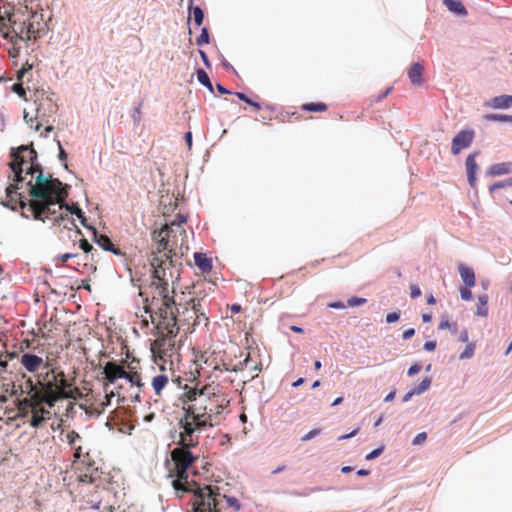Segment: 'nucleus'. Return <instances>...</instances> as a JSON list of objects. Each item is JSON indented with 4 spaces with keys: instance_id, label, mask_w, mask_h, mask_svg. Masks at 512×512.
Returning <instances> with one entry per match:
<instances>
[{
    "instance_id": "obj_1",
    "label": "nucleus",
    "mask_w": 512,
    "mask_h": 512,
    "mask_svg": "<svg viewBox=\"0 0 512 512\" xmlns=\"http://www.w3.org/2000/svg\"><path fill=\"white\" fill-rule=\"evenodd\" d=\"M9 167L13 173V184L6 188L8 203L4 206L15 207L10 203H19L22 216L33 218L45 223L46 221H67L76 228L77 234H82L73 219L65 216L60 211L65 207L71 214H75L81 224L88 227L86 217L77 204H66L68 192L62 182L50 175L45 177L43 171L36 163L37 153L33 148L20 146L11 152Z\"/></svg>"
},
{
    "instance_id": "obj_2",
    "label": "nucleus",
    "mask_w": 512,
    "mask_h": 512,
    "mask_svg": "<svg viewBox=\"0 0 512 512\" xmlns=\"http://www.w3.org/2000/svg\"><path fill=\"white\" fill-rule=\"evenodd\" d=\"M174 293L170 282H163L150 289L151 299L146 298L144 304V311L155 325L157 335L151 344V351L161 359L171 357L175 338L181 328L185 332H192L196 326H207L209 323L205 296H194L183 303L176 302Z\"/></svg>"
},
{
    "instance_id": "obj_3",
    "label": "nucleus",
    "mask_w": 512,
    "mask_h": 512,
    "mask_svg": "<svg viewBox=\"0 0 512 512\" xmlns=\"http://www.w3.org/2000/svg\"><path fill=\"white\" fill-rule=\"evenodd\" d=\"M172 231L169 224H165L159 230L152 232V240L156 244V250L152 252V258L150 260L153 281L149 289L163 284V282L168 283L172 279V260L170 253L173 251V247L169 241Z\"/></svg>"
},
{
    "instance_id": "obj_4",
    "label": "nucleus",
    "mask_w": 512,
    "mask_h": 512,
    "mask_svg": "<svg viewBox=\"0 0 512 512\" xmlns=\"http://www.w3.org/2000/svg\"><path fill=\"white\" fill-rule=\"evenodd\" d=\"M195 398L196 400L183 398L184 404L190 402L183 407L184 413L178 422L179 430L184 434V441L196 442V437H199L200 432L219 423L218 418L208 412L207 406L203 405L205 399L198 398L197 395Z\"/></svg>"
},
{
    "instance_id": "obj_5",
    "label": "nucleus",
    "mask_w": 512,
    "mask_h": 512,
    "mask_svg": "<svg viewBox=\"0 0 512 512\" xmlns=\"http://www.w3.org/2000/svg\"><path fill=\"white\" fill-rule=\"evenodd\" d=\"M183 436L184 434L179 432V439L177 441L179 447H176L171 451L173 467L169 469V477L174 478L172 480V486L177 493L192 491L190 483L188 482L187 471L198 458L190 451V449L198 446L199 437H196L195 442L189 440L184 441Z\"/></svg>"
},
{
    "instance_id": "obj_6",
    "label": "nucleus",
    "mask_w": 512,
    "mask_h": 512,
    "mask_svg": "<svg viewBox=\"0 0 512 512\" xmlns=\"http://www.w3.org/2000/svg\"><path fill=\"white\" fill-rule=\"evenodd\" d=\"M195 395H197L198 398L205 399L203 401V405L207 406L208 412H211L216 418H219L229 403V400H227L224 393L221 392L218 385L214 386L208 384L200 389L196 387L189 388L186 385L183 398L187 400H196Z\"/></svg>"
},
{
    "instance_id": "obj_7",
    "label": "nucleus",
    "mask_w": 512,
    "mask_h": 512,
    "mask_svg": "<svg viewBox=\"0 0 512 512\" xmlns=\"http://www.w3.org/2000/svg\"><path fill=\"white\" fill-rule=\"evenodd\" d=\"M194 512H222L221 493L217 486L206 485L194 491Z\"/></svg>"
},
{
    "instance_id": "obj_8",
    "label": "nucleus",
    "mask_w": 512,
    "mask_h": 512,
    "mask_svg": "<svg viewBox=\"0 0 512 512\" xmlns=\"http://www.w3.org/2000/svg\"><path fill=\"white\" fill-rule=\"evenodd\" d=\"M58 371L56 369H50L46 372L41 383L43 392V401L49 406H53L58 400L61 399L62 394L58 392Z\"/></svg>"
},
{
    "instance_id": "obj_9",
    "label": "nucleus",
    "mask_w": 512,
    "mask_h": 512,
    "mask_svg": "<svg viewBox=\"0 0 512 512\" xmlns=\"http://www.w3.org/2000/svg\"><path fill=\"white\" fill-rule=\"evenodd\" d=\"M78 465H83L86 469L85 472L80 471L77 475V480L80 483L92 484L99 478L98 467L95 461L90 456V451L86 450L84 457L76 462Z\"/></svg>"
},
{
    "instance_id": "obj_10",
    "label": "nucleus",
    "mask_w": 512,
    "mask_h": 512,
    "mask_svg": "<svg viewBox=\"0 0 512 512\" xmlns=\"http://www.w3.org/2000/svg\"><path fill=\"white\" fill-rule=\"evenodd\" d=\"M105 379L108 383L104 384V389L107 391L109 383H115L117 380L125 378L126 370L125 367L121 364L116 363L115 361H109L103 367V372Z\"/></svg>"
},
{
    "instance_id": "obj_11",
    "label": "nucleus",
    "mask_w": 512,
    "mask_h": 512,
    "mask_svg": "<svg viewBox=\"0 0 512 512\" xmlns=\"http://www.w3.org/2000/svg\"><path fill=\"white\" fill-rule=\"evenodd\" d=\"M474 137L475 133L473 130H461L458 132L452 140V154L457 155L461 150L468 148L473 142Z\"/></svg>"
},
{
    "instance_id": "obj_12",
    "label": "nucleus",
    "mask_w": 512,
    "mask_h": 512,
    "mask_svg": "<svg viewBox=\"0 0 512 512\" xmlns=\"http://www.w3.org/2000/svg\"><path fill=\"white\" fill-rule=\"evenodd\" d=\"M20 363L31 373L37 372L43 365V358L31 353H24L20 358Z\"/></svg>"
},
{
    "instance_id": "obj_13",
    "label": "nucleus",
    "mask_w": 512,
    "mask_h": 512,
    "mask_svg": "<svg viewBox=\"0 0 512 512\" xmlns=\"http://www.w3.org/2000/svg\"><path fill=\"white\" fill-rule=\"evenodd\" d=\"M56 104L50 98H43L36 108V119H44L47 115L56 112Z\"/></svg>"
},
{
    "instance_id": "obj_14",
    "label": "nucleus",
    "mask_w": 512,
    "mask_h": 512,
    "mask_svg": "<svg viewBox=\"0 0 512 512\" xmlns=\"http://www.w3.org/2000/svg\"><path fill=\"white\" fill-rule=\"evenodd\" d=\"M93 233L95 237L96 243L104 250L112 252L115 255H122L123 253L119 248H117L110 240V238L106 235H99L97 231L93 228Z\"/></svg>"
},
{
    "instance_id": "obj_15",
    "label": "nucleus",
    "mask_w": 512,
    "mask_h": 512,
    "mask_svg": "<svg viewBox=\"0 0 512 512\" xmlns=\"http://www.w3.org/2000/svg\"><path fill=\"white\" fill-rule=\"evenodd\" d=\"M475 157H476L475 153L470 154L467 156L466 161H465L468 182L471 187H475V184H476V172L478 169V165L476 163Z\"/></svg>"
},
{
    "instance_id": "obj_16",
    "label": "nucleus",
    "mask_w": 512,
    "mask_h": 512,
    "mask_svg": "<svg viewBox=\"0 0 512 512\" xmlns=\"http://www.w3.org/2000/svg\"><path fill=\"white\" fill-rule=\"evenodd\" d=\"M493 109H506L512 106V95H501L490 99L486 104Z\"/></svg>"
},
{
    "instance_id": "obj_17",
    "label": "nucleus",
    "mask_w": 512,
    "mask_h": 512,
    "mask_svg": "<svg viewBox=\"0 0 512 512\" xmlns=\"http://www.w3.org/2000/svg\"><path fill=\"white\" fill-rule=\"evenodd\" d=\"M194 261L202 273H209L212 270V261L206 256V254L196 252L194 254Z\"/></svg>"
},
{
    "instance_id": "obj_18",
    "label": "nucleus",
    "mask_w": 512,
    "mask_h": 512,
    "mask_svg": "<svg viewBox=\"0 0 512 512\" xmlns=\"http://www.w3.org/2000/svg\"><path fill=\"white\" fill-rule=\"evenodd\" d=\"M423 71L424 68L420 63H413L408 69V77L413 85L419 86L422 84Z\"/></svg>"
},
{
    "instance_id": "obj_19",
    "label": "nucleus",
    "mask_w": 512,
    "mask_h": 512,
    "mask_svg": "<svg viewBox=\"0 0 512 512\" xmlns=\"http://www.w3.org/2000/svg\"><path fill=\"white\" fill-rule=\"evenodd\" d=\"M458 271L460 273V276L465 283V285L469 288L475 286L476 279H475V273L472 268L466 267L462 264L458 266Z\"/></svg>"
},
{
    "instance_id": "obj_20",
    "label": "nucleus",
    "mask_w": 512,
    "mask_h": 512,
    "mask_svg": "<svg viewBox=\"0 0 512 512\" xmlns=\"http://www.w3.org/2000/svg\"><path fill=\"white\" fill-rule=\"evenodd\" d=\"M443 3L449 11L460 16L467 15V10L460 0H444Z\"/></svg>"
},
{
    "instance_id": "obj_21",
    "label": "nucleus",
    "mask_w": 512,
    "mask_h": 512,
    "mask_svg": "<svg viewBox=\"0 0 512 512\" xmlns=\"http://www.w3.org/2000/svg\"><path fill=\"white\" fill-rule=\"evenodd\" d=\"M93 508L100 512H125L120 505L109 504L107 500L102 498L98 501Z\"/></svg>"
},
{
    "instance_id": "obj_22",
    "label": "nucleus",
    "mask_w": 512,
    "mask_h": 512,
    "mask_svg": "<svg viewBox=\"0 0 512 512\" xmlns=\"http://www.w3.org/2000/svg\"><path fill=\"white\" fill-rule=\"evenodd\" d=\"M489 173L492 175H505L512 173V162L494 164L490 167Z\"/></svg>"
},
{
    "instance_id": "obj_23",
    "label": "nucleus",
    "mask_w": 512,
    "mask_h": 512,
    "mask_svg": "<svg viewBox=\"0 0 512 512\" xmlns=\"http://www.w3.org/2000/svg\"><path fill=\"white\" fill-rule=\"evenodd\" d=\"M48 420V416H44V408H34L30 418V425L32 427H39L41 424Z\"/></svg>"
},
{
    "instance_id": "obj_24",
    "label": "nucleus",
    "mask_w": 512,
    "mask_h": 512,
    "mask_svg": "<svg viewBox=\"0 0 512 512\" xmlns=\"http://www.w3.org/2000/svg\"><path fill=\"white\" fill-rule=\"evenodd\" d=\"M168 376L164 374L157 375L152 380V387L155 391V394L160 396L164 387L168 384Z\"/></svg>"
},
{
    "instance_id": "obj_25",
    "label": "nucleus",
    "mask_w": 512,
    "mask_h": 512,
    "mask_svg": "<svg viewBox=\"0 0 512 512\" xmlns=\"http://www.w3.org/2000/svg\"><path fill=\"white\" fill-rule=\"evenodd\" d=\"M301 110L306 112H318L323 113L326 112L328 109L327 104L323 102H317V103H304L301 105Z\"/></svg>"
},
{
    "instance_id": "obj_26",
    "label": "nucleus",
    "mask_w": 512,
    "mask_h": 512,
    "mask_svg": "<svg viewBox=\"0 0 512 512\" xmlns=\"http://www.w3.org/2000/svg\"><path fill=\"white\" fill-rule=\"evenodd\" d=\"M58 392L59 394H67L68 393V390L71 388L72 386V382L68 381L66 379V375L63 371H58Z\"/></svg>"
},
{
    "instance_id": "obj_27",
    "label": "nucleus",
    "mask_w": 512,
    "mask_h": 512,
    "mask_svg": "<svg viewBox=\"0 0 512 512\" xmlns=\"http://www.w3.org/2000/svg\"><path fill=\"white\" fill-rule=\"evenodd\" d=\"M487 303H488V296L486 294L478 296V305H477V310H476V314L478 316L487 317V315H488Z\"/></svg>"
},
{
    "instance_id": "obj_28",
    "label": "nucleus",
    "mask_w": 512,
    "mask_h": 512,
    "mask_svg": "<svg viewBox=\"0 0 512 512\" xmlns=\"http://www.w3.org/2000/svg\"><path fill=\"white\" fill-rule=\"evenodd\" d=\"M66 440L72 449L76 448L79 445H82L81 444L82 437L80 436V434L78 432H76L74 430H72L66 434Z\"/></svg>"
},
{
    "instance_id": "obj_29",
    "label": "nucleus",
    "mask_w": 512,
    "mask_h": 512,
    "mask_svg": "<svg viewBox=\"0 0 512 512\" xmlns=\"http://www.w3.org/2000/svg\"><path fill=\"white\" fill-rule=\"evenodd\" d=\"M83 396L84 393L82 392V390L72 385L71 388L68 390L67 394H62L61 399L79 400L82 399Z\"/></svg>"
},
{
    "instance_id": "obj_30",
    "label": "nucleus",
    "mask_w": 512,
    "mask_h": 512,
    "mask_svg": "<svg viewBox=\"0 0 512 512\" xmlns=\"http://www.w3.org/2000/svg\"><path fill=\"white\" fill-rule=\"evenodd\" d=\"M125 379H127L132 385L137 387L143 386L141 374L137 371H126Z\"/></svg>"
},
{
    "instance_id": "obj_31",
    "label": "nucleus",
    "mask_w": 512,
    "mask_h": 512,
    "mask_svg": "<svg viewBox=\"0 0 512 512\" xmlns=\"http://www.w3.org/2000/svg\"><path fill=\"white\" fill-rule=\"evenodd\" d=\"M484 119L487 121H501L512 123V115L507 114H486Z\"/></svg>"
},
{
    "instance_id": "obj_32",
    "label": "nucleus",
    "mask_w": 512,
    "mask_h": 512,
    "mask_svg": "<svg viewBox=\"0 0 512 512\" xmlns=\"http://www.w3.org/2000/svg\"><path fill=\"white\" fill-rule=\"evenodd\" d=\"M197 79L202 85H204L210 91H212V83L209 79L208 74L203 69H199L197 71Z\"/></svg>"
},
{
    "instance_id": "obj_33",
    "label": "nucleus",
    "mask_w": 512,
    "mask_h": 512,
    "mask_svg": "<svg viewBox=\"0 0 512 512\" xmlns=\"http://www.w3.org/2000/svg\"><path fill=\"white\" fill-rule=\"evenodd\" d=\"M475 348V343H468L465 350L459 355V359L464 360L472 358L475 353Z\"/></svg>"
},
{
    "instance_id": "obj_34",
    "label": "nucleus",
    "mask_w": 512,
    "mask_h": 512,
    "mask_svg": "<svg viewBox=\"0 0 512 512\" xmlns=\"http://www.w3.org/2000/svg\"><path fill=\"white\" fill-rule=\"evenodd\" d=\"M192 15H193V19H194V22L197 26H200L202 25L203 23V19H204V14H203V11L200 7L196 6L192 9Z\"/></svg>"
},
{
    "instance_id": "obj_35",
    "label": "nucleus",
    "mask_w": 512,
    "mask_h": 512,
    "mask_svg": "<svg viewBox=\"0 0 512 512\" xmlns=\"http://www.w3.org/2000/svg\"><path fill=\"white\" fill-rule=\"evenodd\" d=\"M392 90H393V87L390 86L385 91H383L382 93H380L378 95L371 96L370 97L371 104L381 102L384 98H386L392 92Z\"/></svg>"
},
{
    "instance_id": "obj_36",
    "label": "nucleus",
    "mask_w": 512,
    "mask_h": 512,
    "mask_svg": "<svg viewBox=\"0 0 512 512\" xmlns=\"http://www.w3.org/2000/svg\"><path fill=\"white\" fill-rule=\"evenodd\" d=\"M209 43V33L207 28H202L201 34L196 38V44L203 46Z\"/></svg>"
},
{
    "instance_id": "obj_37",
    "label": "nucleus",
    "mask_w": 512,
    "mask_h": 512,
    "mask_svg": "<svg viewBox=\"0 0 512 512\" xmlns=\"http://www.w3.org/2000/svg\"><path fill=\"white\" fill-rule=\"evenodd\" d=\"M225 500L227 505L231 507L234 511H238L240 509V504L236 498L227 497L226 495L221 494V502Z\"/></svg>"
},
{
    "instance_id": "obj_38",
    "label": "nucleus",
    "mask_w": 512,
    "mask_h": 512,
    "mask_svg": "<svg viewBox=\"0 0 512 512\" xmlns=\"http://www.w3.org/2000/svg\"><path fill=\"white\" fill-rule=\"evenodd\" d=\"M438 328L440 330L452 329L453 332H456L457 331V324L456 323L451 324L448 318H442L440 323H439Z\"/></svg>"
},
{
    "instance_id": "obj_39",
    "label": "nucleus",
    "mask_w": 512,
    "mask_h": 512,
    "mask_svg": "<svg viewBox=\"0 0 512 512\" xmlns=\"http://www.w3.org/2000/svg\"><path fill=\"white\" fill-rule=\"evenodd\" d=\"M236 96L246 102L247 104H249L250 106L254 107L256 110H259L261 107H260V104L258 102H255L253 100H251L249 97H247L244 93L242 92H237L236 93Z\"/></svg>"
},
{
    "instance_id": "obj_40",
    "label": "nucleus",
    "mask_w": 512,
    "mask_h": 512,
    "mask_svg": "<svg viewBox=\"0 0 512 512\" xmlns=\"http://www.w3.org/2000/svg\"><path fill=\"white\" fill-rule=\"evenodd\" d=\"M79 248L82 249L86 254L96 251L94 247L85 238L79 240Z\"/></svg>"
},
{
    "instance_id": "obj_41",
    "label": "nucleus",
    "mask_w": 512,
    "mask_h": 512,
    "mask_svg": "<svg viewBox=\"0 0 512 512\" xmlns=\"http://www.w3.org/2000/svg\"><path fill=\"white\" fill-rule=\"evenodd\" d=\"M431 385V380L429 378H425L423 379L420 384L417 386L415 390V393L416 394H421L423 392H425Z\"/></svg>"
},
{
    "instance_id": "obj_42",
    "label": "nucleus",
    "mask_w": 512,
    "mask_h": 512,
    "mask_svg": "<svg viewBox=\"0 0 512 512\" xmlns=\"http://www.w3.org/2000/svg\"><path fill=\"white\" fill-rule=\"evenodd\" d=\"M186 222V217H184L183 215H177L176 218L171 222V224L169 225L170 228L172 226H177L178 228H180V232L185 234V230L182 228V224H184Z\"/></svg>"
},
{
    "instance_id": "obj_43",
    "label": "nucleus",
    "mask_w": 512,
    "mask_h": 512,
    "mask_svg": "<svg viewBox=\"0 0 512 512\" xmlns=\"http://www.w3.org/2000/svg\"><path fill=\"white\" fill-rule=\"evenodd\" d=\"M87 449H85L82 445H79L77 446L76 448L73 449L74 453H73V457H74V462H77L78 460H80L82 457H84V454H85V451Z\"/></svg>"
},
{
    "instance_id": "obj_44",
    "label": "nucleus",
    "mask_w": 512,
    "mask_h": 512,
    "mask_svg": "<svg viewBox=\"0 0 512 512\" xmlns=\"http://www.w3.org/2000/svg\"><path fill=\"white\" fill-rule=\"evenodd\" d=\"M77 253H64L57 257V261H61V264L64 265L65 262H67L70 259H73L77 257Z\"/></svg>"
},
{
    "instance_id": "obj_45",
    "label": "nucleus",
    "mask_w": 512,
    "mask_h": 512,
    "mask_svg": "<svg viewBox=\"0 0 512 512\" xmlns=\"http://www.w3.org/2000/svg\"><path fill=\"white\" fill-rule=\"evenodd\" d=\"M383 450H384L383 447L377 448V449L371 451L369 454H367L365 459L373 460V459L377 458L378 456H380L382 454Z\"/></svg>"
},
{
    "instance_id": "obj_46",
    "label": "nucleus",
    "mask_w": 512,
    "mask_h": 512,
    "mask_svg": "<svg viewBox=\"0 0 512 512\" xmlns=\"http://www.w3.org/2000/svg\"><path fill=\"white\" fill-rule=\"evenodd\" d=\"M427 439V434L425 432H421L415 436L413 439V445H420L424 443Z\"/></svg>"
},
{
    "instance_id": "obj_47",
    "label": "nucleus",
    "mask_w": 512,
    "mask_h": 512,
    "mask_svg": "<svg viewBox=\"0 0 512 512\" xmlns=\"http://www.w3.org/2000/svg\"><path fill=\"white\" fill-rule=\"evenodd\" d=\"M366 301L367 300L365 298L353 297V298L348 300V305L351 306V307L359 306V305H362V304L366 303Z\"/></svg>"
},
{
    "instance_id": "obj_48",
    "label": "nucleus",
    "mask_w": 512,
    "mask_h": 512,
    "mask_svg": "<svg viewBox=\"0 0 512 512\" xmlns=\"http://www.w3.org/2000/svg\"><path fill=\"white\" fill-rule=\"evenodd\" d=\"M460 294H461V298L465 301H470L473 298L472 292L468 288H461Z\"/></svg>"
},
{
    "instance_id": "obj_49",
    "label": "nucleus",
    "mask_w": 512,
    "mask_h": 512,
    "mask_svg": "<svg viewBox=\"0 0 512 512\" xmlns=\"http://www.w3.org/2000/svg\"><path fill=\"white\" fill-rule=\"evenodd\" d=\"M399 318H400V314L398 312L388 313L386 315V322L387 323H394V322L398 321Z\"/></svg>"
},
{
    "instance_id": "obj_50",
    "label": "nucleus",
    "mask_w": 512,
    "mask_h": 512,
    "mask_svg": "<svg viewBox=\"0 0 512 512\" xmlns=\"http://www.w3.org/2000/svg\"><path fill=\"white\" fill-rule=\"evenodd\" d=\"M410 295L413 299L419 297L421 295L420 288L415 284L410 285Z\"/></svg>"
},
{
    "instance_id": "obj_51",
    "label": "nucleus",
    "mask_w": 512,
    "mask_h": 512,
    "mask_svg": "<svg viewBox=\"0 0 512 512\" xmlns=\"http://www.w3.org/2000/svg\"><path fill=\"white\" fill-rule=\"evenodd\" d=\"M421 371V366L417 363L413 364L409 369H408V376L412 377L414 376L415 374L419 373Z\"/></svg>"
},
{
    "instance_id": "obj_52",
    "label": "nucleus",
    "mask_w": 512,
    "mask_h": 512,
    "mask_svg": "<svg viewBox=\"0 0 512 512\" xmlns=\"http://www.w3.org/2000/svg\"><path fill=\"white\" fill-rule=\"evenodd\" d=\"M319 432H320V431H319L318 429H313V430L309 431L307 434H305V435L301 438V440H302V441H308V440H310V439L314 438L315 436H317V435L319 434Z\"/></svg>"
},
{
    "instance_id": "obj_53",
    "label": "nucleus",
    "mask_w": 512,
    "mask_h": 512,
    "mask_svg": "<svg viewBox=\"0 0 512 512\" xmlns=\"http://www.w3.org/2000/svg\"><path fill=\"white\" fill-rule=\"evenodd\" d=\"M459 341H461L463 343H468L469 342V334H468L467 329H464V330L461 331V333L459 335Z\"/></svg>"
},
{
    "instance_id": "obj_54",
    "label": "nucleus",
    "mask_w": 512,
    "mask_h": 512,
    "mask_svg": "<svg viewBox=\"0 0 512 512\" xmlns=\"http://www.w3.org/2000/svg\"><path fill=\"white\" fill-rule=\"evenodd\" d=\"M414 334H415V329L409 328L403 332L402 337H403V339L407 340V339L412 338L414 336Z\"/></svg>"
},
{
    "instance_id": "obj_55",
    "label": "nucleus",
    "mask_w": 512,
    "mask_h": 512,
    "mask_svg": "<svg viewBox=\"0 0 512 512\" xmlns=\"http://www.w3.org/2000/svg\"><path fill=\"white\" fill-rule=\"evenodd\" d=\"M58 148H59V159L61 161H63V162L66 161L67 160V153L62 148V145H61L60 141H58Z\"/></svg>"
},
{
    "instance_id": "obj_56",
    "label": "nucleus",
    "mask_w": 512,
    "mask_h": 512,
    "mask_svg": "<svg viewBox=\"0 0 512 512\" xmlns=\"http://www.w3.org/2000/svg\"><path fill=\"white\" fill-rule=\"evenodd\" d=\"M358 432H359V428H356V429H354V430H353L351 433H349V434H345V435L339 436V437H338V440H339V441H342V440H346V439L352 438V437H354Z\"/></svg>"
},
{
    "instance_id": "obj_57",
    "label": "nucleus",
    "mask_w": 512,
    "mask_h": 512,
    "mask_svg": "<svg viewBox=\"0 0 512 512\" xmlns=\"http://www.w3.org/2000/svg\"><path fill=\"white\" fill-rule=\"evenodd\" d=\"M436 348V342L435 341H427L424 344V349L427 351H434Z\"/></svg>"
},
{
    "instance_id": "obj_58",
    "label": "nucleus",
    "mask_w": 512,
    "mask_h": 512,
    "mask_svg": "<svg viewBox=\"0 0 512 512\" xmlns=\"http://www.w3.org/2000/svg\"><path fill=\"white\" fill-rule=\"evenodd\" d=\"M13 90L20 96H24L25 95V90L23 89L22 85L21 84H14L13 85Z\"/></svg>"
},
{
    "instance_id": "obj_59",
    "label": "nucleus",
    "mask_w": 512,
    "mask_h": 512,
    "mask_svg": "<svg viewBox=\"0 0 512 512\" xmlns=\"http://www.w3.org/2000/svg\"><path fill=\"white\" fill-rule=\"evenodd\" d=\"M7 366H8V360L5 358L3 353H0V367L3 370H6Z\"/></svg>"
},
{
    "instance_id": "obj_60",
    "label": "nucleus",
    "mask_w": 512,
    "mask_h": 512,
    "mask_svg": "<svg viewBox=\"0 0 512 512\" xmlns=\"http://www.w3.org/2000/svg\"><path fill=\"white\" fill-rule=\"evenodd\" d=\"M199 54H200V57H201V59L203 60L204 64H205L206 66H209V65H210V63H209V60H208V56H207V54H206L203 50H199Z\"/></svg>"
},
{
    "instance_id": "obj_61",
    "label": "nucleus",
    "mask_w": 512,
    "mask_h": 512,
    "mask_svg": "<svg viewBox=\"0 0 512 512\" xmlns=\"http://www.w3.org/2000/svg\"><path fill=\"white\" fill-rule=\"evenodd\" d=\"M504 187H505L504 181L503 182L494 183L493 185L490 186V191L493 192L496 189H500V188H504Z\"/></svg>"
},
{
    "instance_id": "obj_62",
    "label": "nucleus",
    "mask_w": 512,
    "mask_h": 512,
    "mask_svg": "<svg viewBox=\"0 0 512 512\" xmlns=\"http://www.w3.org/2000/svg\"><path fill=\"white\" fill-rule=\"evenodd\" d=\"M329 307L334 309H343L345 305L342 302H333L329 304Z\"/></svg>"
},
{
    "instance_id": "obj_63",
    "label": "nucleus",
    "mask_w": 512,
    "mask_h": 512,
    "mask_svg": "<svg viewBox=\"0 0 512 512\" xmlns=\"http://www.w3.org/2000/svg\"><path fill=\"white\" fill-rule=\"evenodd\" d=\"M24 120L27 124L30 125V127H33L34 119L32 117H29V114L27 112H24Z\"/></svg>"
},
{
    "instance_id": "obj_64",
    "label": "nucleus",
    "mask_w": 512,
    "mask_h": 512,
    "mask_svg": "<svg viewBox=\"0 0 512 512\" xmlns=\"http://www.w3.org/2000/svg\"><path fill=\"white\" fill-rule=\"evenodd\" d=\"M185 140H186L188 147L191 148V146H192V133L191 132H187L185 134Z\"/></svg>"
}]
</instances>
